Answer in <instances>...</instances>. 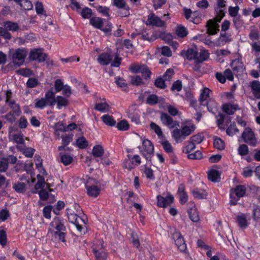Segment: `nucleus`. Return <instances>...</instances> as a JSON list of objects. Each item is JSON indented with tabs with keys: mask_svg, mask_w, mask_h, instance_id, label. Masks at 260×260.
Here are the masks:
<instances>
[{
	"mask_svg": "<svg viewBox=\"0 0 260 260\" xmlns=\"http://www.w3.org/2000/svg\"><path fill=\"white\" fill-rule=\"evenodd\" d=\"M204 106H206L208 111L211 114H222L218 103L213 99H209Z\"/></svg>",
	"mask_w": 260,
	"mask_h": 260,
	"instance_id": "17",
	"label": "nucleus"
},
{
	"mask_svg": "<svg viewBox=\"0 0 260 260\" xmlns=\"http://www.w3.org/2000/svg\"><path fill=\"white\" fill-rule=\"evenodd\" d=\"M147 160H151V155L154 152V147L152 143L148 140L145 139L142 142V148L140 150Z\"/></svg>",
	"mask_w": 260,
	"mask_h": 260,
	"instance_id": "10",
	"label": "nucleus"
},
{
	"mask_svg": "<svg viewBox=\"0 0 260 260\" xmlns=\"http://www.w3.org/2000/svg\"><path fill=\"white\" fill-rule=\"evenodd\" d=\"M101 118L104 123L107 125L113 126L116 124V121L113 117L109 115H103Z\"/></svg>",
	"mask_w": 260,
	"mask_h": 260,
	"instance_id": "38",
	"label": "nucleus"
},
{
	"mask_svg": "<svg viewBox=\"0 0 260 260\" xmlns=\"http://www.w3.org/2000/svg\"><path fill=\"white\" fill-rule=\"evenodd\" d=\"M191 192L194 198L199 199L206 198L207 196L206 191L200 188H195L192 190Z\"/></svg>",
	"mask_w": 260,
	"mask_h": 260,
	"instance_id": "35",
	"label": "nucleus"
},
{
	"mask_svg": "<svg viewBox=\"0 0 260 260\" xmlns=\"http://www.w3.org/2000/svg\"><path fill=\"white\" fill-rule=\"evenodd\" d=\"M196 148L194 144L190 140L187 142V145L182 148V152L188 154L187 157L189 159H198L202 157V154L199 150L196 151L194 153H190Z\"/></svg>",
	"mask_w": 260,
	"mask_h": 260,
	"instance_id": "8",
	"label": "nucleus"
},
{
	"mask_svg": "<svg viewBox=\"0 0 260 260\" xmlns=\"http://www.w3.org/2000/svg\"><path fill=\"white\" fill-rule=\"evenodd\" d=\"M19 6L21 9L25 10H31L33 7L31 2L29 0H23Z\"/></svg>",
	"mask_w": 260,
	"mask_h": 260,
	"instance_id": "62",
	"label": "nucleus"
},
{
	"mask_svg": "<svg viewBox=\"0 0 260 260\" xmlns=\"http://www.w3.org/2000/svg\"><path fill=\"white\" fill-rule=\"evenodd\" d=\"M88 194L92 197H96L100 192V188L95 185H91L86 187Z\"/></svg>",
	"mask_w": 260,
	"mask_h": 260,
	"instance_id": "32",
	"label": "nucleus"
},
{
	"mask_svg": "<svg viewBox=\"0 0 260 260\" xmlns=\"http://www.w3.org/2000/svg\"><path fill=\"white\" fill-rule=\"evenodd\" d=\"M238 109V105H234L231 103H225L222 106V111L225 114H234Z\"/></svg>",
	"mask_w": 260,
	"mask_h": 260,
	"instance_id": "26",
	"label": "nucleus"
},
{
	"mask_svg": "<svg viewBox=\"0 0 260 260\" xmlns=\"http://www.w3.org/2000/svg\"><path fill=\"white\" fill-rule=\"evenodd\" d=\"M109 8L106 6H99L97 8V11L101 13L103 16L110 17Z\"/></svg>",
	"mask_w": 260,
	"mask_h": 260,
	"instance_id": "61",
	"label": "nucleus"
},
{
	"mask_svg": "<svg viewBox=\"0 0 260 260\" xmlns=\"http://www.w3.org/2000/svg\"><path fill=\"white\" fill-rule=\"evenodd\" d=\"M55 93L53 92L51 90L47 91L45 94V100L48 104V105L52 106L55 104L56 97L55 96Z\"/></svg>",
	"mask_w": 260,
	"mask_h": 260,
	"instance_id": "29",
	"label": "nucleus"
},
{
	"mask_svg": "<svg viewBox=\"0 0 260 260\" xmlns=\"http://www.w3.org/2000/svg\"><path fill=\"white\" fill-rule=\"evenodd\" d=\"M190 21L194 24H199L201 21V13L198 11L192 12Z\"/></svg>",
	"mask_w": 260,
	"mask_h": 260,
	"instance_id": "43",
	"label": "nucleus"
},
{
	"mask_svg": "<svg viewBox=\"0 0 260 260\" xmlns=\"http://www.w3.org/2000/svg\"><path fill=\"white\" fill-rule=\"evenodd\" d=\"M109 105L105 102L97 103L95 106V109L101 112H106L109 108Z\"/></svg>",
	"mask_w": 260,
	"mask_h": 260,
	"instance_id": "52",
	"label": "nucleus"
},
{
	"mask_svg": "<svg viewBox=\"0 0 260 260\" xmlns=\"http://www.w3.org/2000/svg\"><path fill=\"white\" fill-rule=\"evenodd\" d=\"M198 55V51L193 49L189 48L186 52V57L188 60L196 59L197 61Z\"/></svg>",
	"mask_w": 260,
	"mask_h": 260,
	"instance_id": "42",
	"label": "nucleus"
},
{
	"mask_svg": "<svg viewBox=\"0 0 260 260\" xmlns=\"http://www.w3.org/2000/svg\"><path fill=\"white\" fill-rule=\"evenodd\" d=\"M222 8L215 7L214 10L216 13L215 20L217 22H220L225 16V11Z\"/></svg>",
	"mask_w": 260,
	"mask_h": 260,
	"instance_id": "37",
	"label": "nucleus"
},
{
	"mask_svg": "<svg viewBox=\"0 0 260 260\" xmlns=\"http://www.w3.org/2000/svg\"><path fill=\"white\" fill-rule=\"evenodd\" d=\"M146 24L147 25L162 27L165 25L166 22L165 21L162 20L158 16H156L154 13H151L148 16Z\"/></svg>",
	"mask_w": 260,
	"mask_h": 260,
	"instance_id": "12",
	"label": "nucleus"
},
{
	"mask_svg": "<svg viewBox=\"0 0 260 260\" xmlns=\"http://www.w3.org/2000/svg\"><path fill=\"white\" fill-rule=\"evenodd\" d=\"M66 226L63 219L59 217H55L50 224L49 230L55 238L59 241L64 242Z\"/></svg>",
	"mask_w": 260,
	"mask_h": 260,
	"instance_id": "2",
	"label": "nucleus"
},
{
	"mask_svg": "<svg viewBox=\"0 0 260 260\" xmlns=\"http://www.w3.org/2000/svg\"><path fill=\"white\" fill-rule=\"evenodd\" d=\"M242 137L245 143L253 146L256 145L257 141L253 132L250 128H245L242 133Z\"/></svg>",
	"mask_w": 260,
	"mask_h": 260,
	"instance_id": "13",
	"label": "nucleus"
},
{
	"mask_svg": "<svg viewBox=\"0 0 260 260\" xmlns=\"http://www.w3.org/2000/svg\"><path fill=\"white\" fill-rule=\"evenodd\" d=\"M59 156L60 161L65 166L70 165L73 160V157L69 154L60 153Z\"/></svg>",
	"mask_w": 260,
	"mask_h": 260,
	"instance_id": "39",
	"label": "nucleus"
},
{
	"mask_svg": "<svg viewBox=\"0 0 260 260\" xmlns=\"http://www.w3.org/2000/svg\"><path fill=\"white\" fill-rule=\"evenodd\" d=\"M112 4L118 9H122L118 11V15L121 17H127L130 15L129 6L124 0H112Z\"/></svg>",
	"mask_w": 260,
	"mask_h": 260,
	"instance_id": "9",
	"label": "nucleus"
},
{
	"mask_svg": "<svg viewBox=\"0 0 260 260\" xmlns=\"http://www.w3.org/2000/svg\"><path fill=\"white\" fill-rule=\"evenodd\" d=\"M104 20L99 17H93L90 18L89 23L94 28L101 29L104 24Z\"/></svg>",
	"mask_w": 260,
	"mask_h": 260,
	"instance_id": "28",
	"label": "nucleus"
},
{
	"mask_svg": "<svg viewBox=\"0 0 260 260\" xmlns=\"http://www.w3.org/2000/svg\"><path fill=\"white\" fill-rule=\"evenodd\" d=\"M172 115H161L160 120L162 123L170 128L177 127L179 125V122L174 119ZM175 116L176 115H173Z\"/></svg>",
	"mask_w": 260,
	"mask_h": 260,
	"instance_id": "14",
	"label": "nucleus"
},
{
	"mask_svg": "<svg viewBox=\"0 0 260 260\" xmlns=\"http://www.w3.org/2000/svg\"><path fill=\"white\" fill-rule=\"evenodd\" d=\"M175 241L176 245L178 249L182 251H184L186 248V245L185 243L184 239L179 232H175L172 235Z\"/></svg>",
	"mask_w": 260,
	"mask_h": 260,
	"instance_id": "16",
	"label": "nucleus"
},
{
	"mask_svg": "<svg viewBox=\"0 0 260 260\" xmlns=\"http://www.w3.org/2000/svg\"><path fill=\"white\" fill-rule=\"evenodd\" d=\"M17 158L13 155H9L7 157H3L0 158V173L6 172L9 168V163L15 164Z\"/></svg>",
	"mask_w": 260,
	"mask_h": 260,
	"instance_id": "11",
	"label": "nucleus"
},
{
	"mask_svg": "<svg viewBox=\"0 0 260 260\" xmlns=\"http://www.w3.org/2000/svg\"><path fill=\"white\" fill-rule=\"evenodd\" d=\"M76 144L79 148L83 149L88 146V142L84 137H81L77 139Z\"/></svg>",
	"mask_w": 260,
	"mask_h": 260,
	"instance_id": "56",
	"label": "nucleus"
},
{
	"mask_svg": "<svg viewBox=\"0 0 260 260\" xmlns=\"http://www.w3.org/2000/svg\"><path fill=\"white\" fill-rule=\"evenodd\" d=\"M188 214L190 219L193 222H198L199 221L200 217L196 209H191L188 211Z\"/></svg>",
	"mask_w": 260,
	"mask_h": 260,
	"instance_id": "44",
	"label": "nucleus"
},
{
	"mask_svg": "<svg viewBox=\"0 0 260 260\" xmlns=\"http://www.w3.org/2000/svg\"><path fill=\"white\" fill-rule=\"evenodd\" d=\"M140 73L142 74V76L145 80L149 79L152 74L148 67L145 64L143 65V67L142 68Z\"/></svg>",
	"mask_w": 260,
	"mask_h": 260,
	"instance_id": "51",
	"label": "nucleus"
},
{
	"mask_svg": "<svg viewBox=\"0 0 260 260\" xmlns=\"http://www.w3.org/2000/svg\"><path fill=\"white\" fill-rule=\"evenodd\" d=\"M41 48H34L29 53L28 58L30 61H36L39 63L44 62L48 57L47 54L43 52Z\"/></svg>",
	"mask_w": 260,
	"mask_h": 260,
	"instance_id": "7",
	"label": "nucleus"
},
{
	"mask_svg": "<svg viewBox=\"0 0 260 260\" xmlns=\"http://www.w3.org/2000/svg\"><path fill=\"white\" fill-rule=\"evenodd\" d=\"M37 182L35 185V188L36 190L43 188L45 185H46V187L48 189L49 191H52V189L50 188L52 186L51 184L50 183H46L45 178L43 176L38 174L37 176Z\"/></svg>",
	"mask_w": 260,
	"mask_h": 260,
	"instance_id": "22",
	"label": "nucleus"
},
{
	"mask_svg": "<svg viewBox=\"0 0 260 260\" xmlns=\"http://www.w3.org/2000/svg\"><path fill=\"white\" fill-rule=\"evenodd\" d=\"M230 115H217L216 119L217 123L220 128H224L231 121Z\"/></svg>",
	"mask_w": 260,
	"mask_h": 260,
	"instance_id": "18",
	"label": "nucleus"
},
{
	"mask_svg": "<svg viewBox=\"0 0 260 260\" xmlns=\"http://www.w3.org/2000/svg\"><path fill=\"white\" fill-rule=\"evenodd\" d=\"M176 34L178 37L183 38L187 36L188 31L185 27L182 25H179L176 28Z\"/></svg>",
	"mask_w": 260,
	"mask_h": 260,
	"instance_id": "34",
	"label": "nucleus"
},
{
	"mask_svg": "<svg viewBox=\"0 0 260 260\" xmlns=\"http://www.w3.org/2000/svg\"><path fill=\"white\" fill-rule=\"evenodd\" d=\"M231 67L234 74L236 75L242 74L244 71V65L243 62L238 59L233 60L231 62Z\"/></svg>",
	"mask_w": 260,
	"mask_h": 260,
	"instance_id": "19",
	"label": "nucleus"
},
{
	"mask_svg": "<svg viewBox=\"0 0 260 260\" xmlns=\"http://www.w3.org/2000/svg\"><path fill=\"white\" fill-rule=\"evenodd\" d=\"M182 88V84L181 80H178L175 81L171 88L172 91H177L178 92L180 91Z\"/></svg>",
	"mask_w": 260,
	"mask_h": 260,
	"instance_id": "60",
	"label": "nucleus"
},
{
	"mask_svg": "<svg viewBox=\"0 0 260 260\" xmlns=\"http://www.w3.org/2000/svg\"><path fill=\"white\" fill-rule=\"evenodd\" d=\"M204 139V137L201 134H198L193 135L190 138V140L194 144H200L202 142Z\"/></svg>",
	"mask_w": 260,
	"mask_h": 260,
	"instance_id": "59",
	"label": "nucleus"
},
{
	"mask_svg": "<svg viewBox=\"0 0 260 260\" xmlns=\"http://www.w3.org/2000/svg\"><path fill=\"white\" fill-rule=\"evenodd\" d=\"M13 139L17 144H22L24 143V136L21 133H17L13 135Z\"/></svg>",
	"mask_w": 260,
	"mask_h": 260,
	"instance_id": "63",
	"label": "nucleus"
},
{
	"mask_svg": "<svg viewBox=\"0 0 260 260\" xmlns=\"http://www.w3.org/2000/svg\"><path fill=\"white\" fill-rule=\"evenodd\" d=\"M116 127L119 131H125L128 129L129 124L127 121L122 120L117 124Z\"/></svg>",
	"mask_w": 260,
	"mask_h": 260,
	"instance_id": "55",
	"label": "nucleus"
},
{
	"mask_svg": "<svg viewBox=\"0 0 260 260\" xmlns=\"http://www.w3.org/2000/svg\"><path fill=\"white\" fill-rule=\"evenodd\" d=\"M37 162L36 163V168L43 175H47V172L43 167L42 159L40 156H35Z\"/></svg>",
	"mask_w": 260,
	"mask_h": 260,
	"instance_id": "53",
	"label": "nucleus"
},
{
	"mask_svg": "<svg viewBox=\"0 0 260 260\" xmlns=\"http://www.w3.org/2000/svg\"><path fill=\"white\" fill-rule=\"evenodd\" d=\"M157 205L160 207H166L170 205L173 202L174 198L172 196H168L166 198H164L160 195L157 197Z\"/></svg>",
	"mask_w": 260,
	"mask_h": 260,
	"instance_id": "20",
	"label": "nucleus"
},
{
	"mask_svg": "<svg viewBox=\"0 0 260 260\" xmlns=\"http://www.w3.org/2000/svg\"><path fill=\"white\" fill-rule=\"evenodd\" d=\"M104 20L105 22L104 24H105V26L104 27L103 26L100 30L103 31L106 35H110L112 31V24L108 20H106V19H104Z\"/></svg>",
	"mask_w": 260,
	"mask_h": 260,
	"instance_id": "45",
	"label": "nucleus"
},
{
	"mask_svg": "<svg viewBox=\"0 0 260 260\" xmlns=\"http://www.w3.org/2000/svg\"><path fill=\"white\" fill-rule=\"evenodd\" d=\"M92 251L96 260L107 259V253L104 246V241L103 240H98L94 243L92 246Z\"/></svg>",
	"mask_w": 260,
	"mask_h": 260,
	"instance_id": "5",
	"label": "nucleus"
},
{
	"mask_svg": "<svg viewBox=\"0 0 260 260\" xmlns=\"http://www.w3.org/2000/svg\"><path fill=\"white\" fill-rule=\"evenodd\" d=\"M219 27L218 24L212 20H209L207 25V32L209 35H214L219 31Z\"/></svg>",
	"mask_w": 260,
	"mask_h": 260,
	"instance_id": "25",
	"label": "nucleus"
},
{
	"mask_svg": "<svg viewBox=\"0 0 260 260\" xmlns=\"http://www.w3.org/2000/svg\"><path fill=\"white\" fill-rule=\"evenodd\" d=\"M162 147L165 151L167 153H172L173 151V148L171 143L167 140L162 141L161 142Z\"/></svg>",
	"mask_w": 260,
	"mask_h": 260,
	"instance_id": "58",
	"label": "nucleus"
},
{
	"mask_svg": "<svg viewBox=\"0 0 260 260\" xmlns=\"http://www.w3.org/2000/svg\"><path fill=\"white\" fill-rule=\"evenodd\" d=\"M26 86L28 88H34L39 84L38 80L35 78H29L26 82Z\"/></svg>",
	"mask_w": 260,
	"mask_h": 260,
	"instance_id": "64",
	"label": "nucleus"
},
{
	"mask_svg": "<svg viewBox=\"0 0 260 260\" xmlns=\"http://www.w3.org/2000/svg\"><path fill=\"white\" fill-rule=\"evenodd\" d=\"M127 157L128 159L125 160L124 167L129 170L133 169L134 166H138L141 162V158L138 155H135L131 159L129 155H127Z\"/></svg>",
	"mask_w": 260,
	"mask_h": 260,
	"instance_id": "15",
	"label": "nucleus"
},
{
	"mask_svg": "<svg viewBox=\"0 0 260 260\" xmlns=\"http://www.w3.org/2000/svg\"><path fill=\"white\" fill-rule=\"evenodd\" d=\"M80 15L83 19H89L92 15V12L90 8L85 7L82 10Z\"/></svg>",
	"mask_w": 260,
	"mask_h": 260,
	"instance_id": "49",
	"label": "nucleus"
},
{
	"mask_svg": "<svg viewBox=\"0 0 260 260\" xmlns=\"http://www.w3.org/2000/svg\"><path fill=\"white\" fill-rule=\"evenodd\" d=\"M13 188L17 192L22 193L25 191L26 184L24 183L17 182L13 184Z\"/></svg>",
	"mask_w": 260,
	"mask_h": 260,
	"instance_id": "41",
	"label": "nucleus"
},
{
	"mask_svg": "<svg viewBox=\"0 0 260 260\" xmlns=\"http://www.w3.org/2000/svg\"><path fill=\"white\" fill-rule=\"evenodd\" d=\"M239 132L238 129L236 127L235 124L234 123L230 125L226 129V133L228 135L230 136H233Z\"/></svg>",
	"mask_w": 260,
	"mask_h": 260,
	"instance_id": "54",
	"label": "nucleus"
},
{
	"mask_svg": "<svg viewBox=\"0 0 260 260\" xmlns=\"http://www.w3.org/2000/svg\"><path fill=\"white\" fill-rule=\"evenodd\" d=\"M236 221L238 225L243 229H245L248 226V221L245 214L241 213L236 216Z\"/></svg>",
	"mask_w": 260,
	"mask_h": 260,
	"instance_id": "30",
	"label": "nucleus"
},
{
	"mask_svg": "<svg viewBox=\"0 0 260 260\" xmlns=\"http://www.w3.org/2000/svg\"><path fill=\"white\" fill-rule=\"evenodd\" d=\"M178 193L179 196L180 203L182 204L185 203L187 201L188 197L186 192L184 191V188L182 185H179Z\"/></svg>",
	"mask_w": 260,
	"mask_h": 260,
	"instance_id": "33",
	"label": "nucleus"
},
{
	"mask_svg": "<svg viewBox=\"0 0 260 260\" xmlns=\"http://www.w3.org/2000/svg\"><path fill=\"white\" fill-rule=\"evenodd\" d=\"M214 146L218 150H223L224 148V143L221 139L216 138L214 140Z\"/></svg>",
	"mask_w": 260,
	"mask_h": 260,
	"instance_id": "57",
	"label": "nucleus"
},
{
	"mask_svg": "<svg viewBox=\"0 0 260 260\" xmlns=\"http://www.w3.org/2000/svg\"><path fill=\"white\" fill-rule=\"evenodd\" d=\"M246 190V187L242 185H237L234 188L231 189L230 192V204L231 205H237V201L241 198L245 196Z\"/></svg>",
	"mask_w": 260,
	"mask_h": 260,
	"instance_id": "4",
	"label": "nucleus"
},
{
	"mask_svg": "<svg viewBox=\"0 0 260 260\" xmlns=\"http://www.w3.org/2000/svg\"><path fill=\"white\" fill-rule=\"evenodd\" d=\"M165 81L163 77H159L155 79L154 85L158 88L165 89L167 87Z\"/></svg>",
	"mask_w": 260,
	"mask_h": 260,
	"instance_id": "50",
	"label": "nucleus"
},
{
	"mask_svg": "<svg viewBox=\"0 0 260 260\" xmlns=\"http://www.w3.org/2000/svg\"><path fill=\"white\" fill-rule=\"evenodd\" d=\"M104 153V150L101 145H96L93 147L92 154L95 157H101Z\"/></svg>",
	"mask_w": 260,
	"mask_h": 260,
	"instance_id": "40",
	"label": "nucleus"
},
{
	"mask_svg": "<svg viewBox=\"0 0 260 260\" xmlns=\"http://www.w3.org/2000/svg\"><path fill=\"white\" fill-rule=\"evenodd\" d=\"M4 26L8 30L12 31H16L19 28L17 23L10 21H6L4 23Z\"/></svg>",
	"mask_w": 260,
	"mask_h": 260,
	"instance_id": "36",
	"label": "nucleus"
},
{
	"mask_svg": "<svg viewBox=\"0 0 260 260\" xmlns=\"http://www.w3.org/2000/svg\"><path fill=\"white\" fill-rule=\"evenodd\" d=\"M159 102L158 97L155 94L149 95L146 99V103L150 105H154Z\"/></svg>",
	"mask_w": 260,
	"mask_h": 260,
	"instance_id": "47",
	"label": "nucleus"
},
{
	"mask_svg": "<svg viewBox=\"0 0 260 260\" xmlns=\"http://www.w3.org/2000/svg\"><path fill=\"white\" fill-rule=\"evenodd\" d=\"M208 176L209 180L212 182H217L220 181V173L215 169L209 171Z\"/></svg>",
	"mask_w": 260,
	"mask_h": 260,
	"instance_id": "31",
	"label": "nucleus"
},
{
	"mask_svg": "<svg viewBox=\"0 0 260 260\" xmlns=\"http://www.w3.org/2000/svg\"><path fill=\"white\" fill-rule=\"evenodd\" d=\"M197 128L191 120H185L181 123L180 128L176 127L171 132V136L176 143H182L188 136L193 133Z\"/></svg>",
	"mask_w": 260,
	"mask_h": 260,
	"instance_id": "1",
	"label": "nucleus"
},
{
	"mask_svg": "<svg viewBox=\"0 0 260 260\" xmlns=\"http://www.w3.org/2000/svg\"><path fill=\"white\" fill-rule=\"evenodd\" d=\"M209 57V53L207 50H204L201 51L199 56L197 58V62H202L206 60Z\"/></svg>",
	"mask_w": 260,
	"mask_h": 260,
	"instance_id": "46",
	"label": "nucleus"
},
{
	"mask_svg": "<svg viewBox=\"0 0 260 260\" xmlns=\"http://www.w3.org/2000/svg\"><path fill=\"white\" fill-rule=\"evenodd\" d=\"M212 92V91L207 87H204L201 90L199 101L201 105H205V104L208 102L210 99V94Z\"/></svg>",
	"mask_w": 260,
	"mask_h": 260,
	"instance_id": "23",
	"label": "nucleus"
},
{
	"mask_svg": "<svg viewBox=\"0 0 260 260\" xmlns=\"http://www.w3.org/2000/svg\"><path fill=\"white\" fill-rule=\"evenodd\" d=\"M28 54V50L25 48H19L15 49L12 54L13 62L18 66L22 65Z\"/></svg>",
	"mask_w": 260,
	"mask_h": 260,
	"instance_id": "6",
	"label": "nucleus"
},
{
	"mask_svg": "<svg viewBox=\"0 0 260 260\" xmlns=\"http://www.w3.org/2000/svg\"><path fill=\"white\" fill-rule=\"evenodd\" d=\"M55 104H56V109H61L63 108H66L69 105V101L65 97L57 95L56 97Z\"/></svg>",
	"mask_w": 260,
	"mask_h": 260,
	"instance_id": "27",
	"label": "nucleus"
},
{
	"mask_svg": "<svg viewBox=\"0 0 260 260\" xmlns=\"http://www.w3.org/2000/svg\"><path fill=\"white\" fill-rule=\"evenodd\" d=\"M250 87L253 96L257 99H260V81L253 80L250 82Z\"/></svg>",
	"mask_w": 260,
	"mask_h": 260,
	"instance_id": "24",
	"label": "nucleus"
},
{
	"mask_svg": "<svg viewBox=\"0 0 260 260\" xmlns=\"http://www.w3.org/2000/svg\"><path fill=\"white\" fill-rule=\"evenodd\" d=\"M113 56L109 53H101L97 58L98 62L102 66L108 65L112 60Z\"/></svg>",
	"mask_w": 260,
	"mask_h": 260,
	"instance_id": "21",
	"label": "nucleus"
},
{
	"mask_svg": "<svg viewBox=\"0 0 260 260\" xmlns=\"http://www.w3.org/2000/svg\"><path fill=\"white\" fill-rule=\"evenodd\" d=\"M10 108L12 109L13 114H19L20 112V109L19 105L16 103L14 100L10 101V102L7 103Z\"/></svg>",
	"mask_w": 260,
	"mask_h": 260,
	"instance_id": "48",
	"label": "nucleus"
},
{
	"mask_svg": "<svg viewBox=\"0 0 260 260\" xmlns=\"http://www.w3.org/2000/svg\"><path fill=\"white\" fill-rule=\"evenodd\" d=\"M67 214L69 221L74 224L79 232H82L84 226H85L86 218L84 216H80L78 213H75L72 209L66 210Z\"/></svg>",
	"mask_w": 260,
	"mask_h": 260,
	"instance_id": "3",
	"label": "nucleus"
}]
</instances>
